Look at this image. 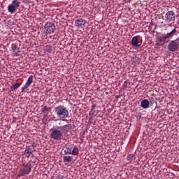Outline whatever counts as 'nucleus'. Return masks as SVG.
I'll use <instances>...</instances> for the list:
<instances>
[{"label":"nucleus","instance_id":"1","mask_svg":"<svg viewBox=\"0 0 179 179\" xmlns=\"http://www.w3.org/2000/svg\"><path fill=\"white\" fill-rule=\"evenodd\" d=\"M72 129L71 124H65L64 126L57 127L50 129V139L53 141H61L64 136H66L68 132Z\"/></svg>","mask_w":179,"mask_h":179},{"label":"nucleus","instance_id":"2","mask_svg":"<svg viewBox=\"0 0 179 179\" xmlns=\"http://www.w3.org/2000/svg\"><path fill=\"white\" fill-rule=\"evenodd\" d=\"M55 114H56L57 117L61 120H64V118H68V117H69V111H68V109L62 105L55 108Z\"/></svg>","mask_w":179,"mask_h":179},{"label":"nucleus","instance_id":"3","mask_svg":"<svg viewBox=\"0 0 179 179\" xmlns=\"http://www.w3.org/2000/svg\"><path fill=\"white\" fill-rule=\"evenodd\" d=\"M30 173H31V164H24L23 167L20 169L17 177H24V176H29Z\"/></svg>","mask_w":179,"mask_h":179},{"label":"nucleus","instance_id":"4","mask_svg":"<svg viewBox=\"0 0 179 179\" xmlns=\"http://www.w3.org/2000/svg\"><path fill=\"white\" fill-rule=\"evenodd\" d=\"M168 50L170 52H176V51H178L179 50V38L171 41L167 46Z\"/></svg>","mask_w":179,"mask_h":179},{"label":"nucleus","instance_id":"5","mask_svg":"<svg viewBox=\"0 0 179 179\" xmlns=\"http://www.w3.org/2000/svg\"><path fill=\"white\" fill-rule=\"evenodd\" d=\"M20 8V1L17 0H13L11 4L8 6V10L9 13L13 14L16 10Z\"/></svg>","mask_w":179,"mask_h":179},{"label":"nucleus","instance_id":"6","mask_svg":"<svg viewBox=\"0 0 179 179\" xmlns=\"http://www.w3.org/2000/svg\"><path fill=\"white\" fill-rule=\"evenodd\" d=\"M164 20H165L166 23L176 22V13L173 10L168 11L164 15Z\"/></svg>","mask_w":179,"mask_h":179},{"label":"nucleus","instance_id":"7","mask_svg":"<svg viewBox=\"0 0 179 179\" xmlns=\"http://www.w3.org/2000/svg\"><path fill=\"white\" fill-rule=\"evenodd\" d=\"M45 29L49 34H51V33H54L55 30V24L52 22H47L45 25Z\"/></svg>","mask_w":179,"mask_h":179},{"label":"nucleus","instance_id":"8","mask_svg":"<svg viewBox=\"0 0 179 179\" xmlns=\"http://www.w3.org/2000/svg\"><path fill=\"white\" fill-rule=\"evenodd\" d=\"M85 24H86V20L82 18L77 19L75 22L76 27H78V29H83V27H85Z\"/></svg>","mask_w":179,"mask_h":179},{"label":"nucleus","instance_id":"9","mask_svg":"<svg viewBox=\"0 0 179 179\" xmlns=\"http://www.w3.org/2000/svg\"><path fill=\"white\" fill-rule=\"evenodd\" d=\"M131 45L134 48H139L142 45V43L138 41V36H134L131 39Z\"/></svg>","mask_w":179,"mask_h":179},{"label":"nucleus","instance_id":"10","mask_svg":"<svg viewBox=\"0 0 179 179\" xmlns=\"http://www.w3.org/2000/svg\"><path fill=\"white\" fill-rule=\"evenodd\" d=\"M33 78L34 76L31 75L29 77L28 80H27L24 85L22 88V91H21L22 93H23V92H24V90L27 89L29 86L31 85V83H33Z\"/></svg>","mask_w":179,"mask_h":179},{"label":"nucleus","instance_id":"11","mask_svg":"<svg viewBox=\"0 0 179 179\" xmlns=\"http://www.w3.org/2000/svg\"><path fill=\"white\" fill-rule=\"evenodd\" d=\"M149 106H150V103L148 99H144L141 101V107H142V108H144V110H146V108H149Z\"/></svg>","mask_w":179,"mask_h":179},{"label":"nucleus","instance_id":"12","mask_svg":"<svg viewBox=\"0 0 179 179\" xmlns=\"http://www.w3.org/2000/svg\"><path fill=\"white\" fill-rule=\"evenodd\" d=\"M176 33H177V29L175 27L171 32L166 34V36L170 40V38H173L176 36Z\"/></svg>","mask_w":179,"mask_h":179},{"label":"nucleus","instance_id":"13","mask_svg":"<svg viewBox=\"0 0 179 179\" xmlns=\"http://www.w3.org/2000/svg\"><path fill=\"white\" fill-rule=\"evenodd\" d=\"M73 161V157L72 156H64L63 157L64 163H71V162Z\"/></svg>","mask_w":179,"mask_h":179},{"label":"nucleus","instance_id":"14","mask_svg":"<svg viewBox=\"0 0 179 179\" xmlns=\"http://www.w3.org/2000/svg\"><path fill=\"white\" fill-rule=\"evenodd\" d=\"M31 153H33L31 147H27L24 151V155L26 156V157H30V155H31Z\"/></svg>","mask_w":179,"mask_h":179},{"label":"nucleus","instance_id":"15","mask_svg":"<svg viewBox=\"0 0 179 179\" xmlns=\"http://www.w3.org/2000/svg\"><path fill=\"white\" fill-rule=\"evenodd\" d=\"M169 38L166 36V34H163L162 36L159 37V41L160 43H162L163 44H164V43H166V41H169Z\"/></svg>","mask_w":179,"mask_h":179},{"label":"nucleus","instance_id":"16","mask_svg":"<svg viewBox=\"0 0 179 179\" xmlns=\"http://www.w3.org/2000/svg\"><path fill=\"white\" fill-rule=\"evenodd\" d=\"M71 155L73 156H78L79 155V148H78V146L73 148V150H71Z\"/></svg>","mask_w":179,"mask_h":179},{"label":"nucleus","instance_id":"17","mask_svg":"<svg viewBox=\"0 0 179 179\" xmlns=\"http://www.w3.org/2000/svg\"><path fill=\"white\" fill-rule=\"evenodd\" d=\"M64 155H72V148L69 147H66L64 150Z\"/></svg>","mask_w":179,"mask_h":179},{"label":"nucleus","instance_id":"18","mask_svg":"<svg viewBox=\"0 0 179 179\" xmlns=\"http://www.w3.org/2000/svg\"><path fill=\"white\" fill-rule=\"evenodd\" d=\"M19 87H20V83L13 85V86L10 87L11 92H15V90H16V89H19Z\"/></svg>","mask_w":179,"mask_h":179},{"label":"nucleus","instance_id":"19","mask_svg":"<svg viewBox=\"0 0 179 179\" xmlns=\"http://www.w3.org/2000/svg\"><path fill=\"white\" fill-rule=\"evenodd\" d=\"M134 158V154H129L127 157V162H132V159Z\"/></svg>","mask_w":179,"mask_h":179},{"label":"nucleus","instance_id":"20","mask_svg":"<svg viewBox=\"0 0 179 179\" xmlns=\"http://www.w3.org/2000/svg\"><path fill=\"white\" fill-rule=\"evenodd\" d=\"M50 108H48V107H47V106H44V107L43 108V111H50Z\"/></svg>","mask_w":179,"mask_h":179},{"label":"nucleus","instance_id":"21","mask_svg":"<svg viewBox=\"0 0 179 179\" xmlns=\"http://www.w3.org/2000/svg\"><path fill=\"white\" fill-rule=\"evenodd\" d=\"M57 179H64V176H59L57 177Z\"/></svg>","mask_w":179,"mask_h":179},{"label":"nucleus","instance_id":"22","mask_svg":"<svg viewBox=\"0 0 179 179\" xmlns=\"http://www.w3.org/2000/svg\"><path fill=\"white\" fill-rule=\"evenodd\" d=\"M127 85H128V81H124V86H125V87H127Z\"/></svg>","mask_w":179,"mask_h":179},{"label":"nucleus","instance_id":"23","mask_svg":"<svg viewBox=\"0 0 179 179\" xmlns=\"http://www.w3.org/2000/svg\"><path fill=\"white\" fill-rule=\"evenodd\" d=\"M14 52L15 54V56L17 57V53H16V51L14 50Z\"/></svg>","mask_w":179,"mask_h":179},{"label":"nucleus","instance_id":"24","mask_svg":"<svg viewBox=\"0 0 179 179\" xmlns=\"http://www.w3.org/2000/svg\"><path fill=\"white\" fill-rule=\"evenodd\" d=\"M48 48H51V47H50V46H48Z\"/></svg>","mask_w":179,"mask_h":179},{"label":"nucleus","instance_id":"25","mask_svg":"<svg viewBox=\"0 0 179 179\" xmlns=\"http://www.w3.org/2000/svg\"><path fill=\"white\" fill-rule=\"evenodd\" d=\"M32 146H34V144Z\"/></svg>","mask_w":179,"mask_h":179}]
</instances>
